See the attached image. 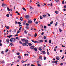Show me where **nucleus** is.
<instances>
[{"label": "nucleus", "mask_w": 66, "mask_h": 66, "mask_svg": "<svg viewBox=\"0 0 66 66\" xmlns=\"http://www.w3.org/2000/svg\"><path fill=\"white\" fill-rule=\"evenodd\" d=\"M26 43H25L23 42L22 43V45L23 46H26Z\"/></svg>", "instance_id": "obj_3"}, {"label": "nucleus", "mask_w": 66, "mask_h": 66, "mask_svg": "<svg viewBox=\"0 0 66 66\" xmlns=\"http://www.w3.org/2000/svg\"><path fill=\"white\" fill-rule=\"evenodd\" d=\"M57 24V22H56V23L55 25V26H56Z\"/></svg>", "instance_id": "obj_29"}, {"label": "nucleus", "mask_w": 66, "mask_h": 66, "mask_svg": "<svg viewBox=\"0 0 66 66\" xmlns=\"http://www.w3.org/2000/svg\"><path fill=\"white\" fill-rule=\"evenodd\" d=\"M65 47V45H62V47Z\"/></svg>", "instance_id": "obj_52"}, {"label": "nucleus", "mask_w": 66, "mask_h": 66, "mask_svg": "<svg viewBox=\"0 0 66 66\" xmlns=\"http://www.w3.org/2000/svg\"><path fill=\"white\" fill-rule=\"evenodd\" d=\"M39 50H40V51H42V48H41V47H39Z\"/></svg>", "instance_id": "obj_16"}, {"label": "nucleus", "mask_w": 66, "mask_h": 66, "mask_svg": "<svg viewBox=\"0 0 66 66\" xmlns=\"http://www.w3.org/2000/svg\"><path fill=\"white\" fill-rule=\"evenodd\" d=\"M10 41H11V42H14V40H13V39H10Z\"/></svg>", "instance_id": "obj_14"}, {"label": "nucleus", "mask_w": 66, "mask_h": 66, "mask_svg": "<svg viewBox=\"0 0 66 66\" xmlns=\"http://www.w3.org/2000/svg\"><path fill=\"white\" fill-rule=\"evenodd\" d=\"M44 39H47V38L46 37L44 36Z\"/></svg>", "instance_id": "obj_18"}, {"label": "nucleus", "mask_w": 66, "mask_h": 66, "mask_svg": "<svg viewBox=\"0 0 66 66\" xmlns=\"http://www.w3.org/2000/svg\"><path fill=\"white\" fill-rule=\"evenodd\" d=\"M38 43V42L37 41H34V43Z\"/></svg>", "instance_id": "obj_38"}, {"label": "nucleus", "mask_w": 66, "mask_h": 66, "mask_svg": "<svg viewBox=\"0 0 66 66\" xmlns=\"http://www.w3.org/2000/svg\"><path fill=\"white\" fill-rule=\"evenodd\" d=\"M26 26H29V24H28V23H26Z\"/></svg>", "instance_id": "obj_42"}, {"label": "nucleus", "mask_w": 66, "mask_h": 66, "mask_svg": "<svg viewBox=\"0 0 66 66\" xmlns=\"http://www.w3.org/2000/svg\"><path fill=\"white\" fill-rule=\"evenodd\" d=\"M38 21H36L35 22V23L36 24H38Z\"/></svg>", "instance_id": "obj_49"}, {"label": "nucleus", "mask_w": 66, "mask_h": 66, "mask_svg": "<svg viewBox=\"0 0 66 66\" xmlns=\"http://www.w3.org/2000/svg\"><path fill=\"white\" fill-rule=\"evenodd\" d=\"M18 24H19V25H20L21 24V23L20 22H18Z\"/></svg>", "instance_id": "obj_40"}, {"label": "nucleus", "mask_w": 66, "mask_h": 66, "mask_svg": "<svg viewBox=\"0 0 66 66\" xmlns=\"http://www.w3.org/2000/svg\"><path fill=\"white\" fill-rule=\"evenodd\" d=\"M53 21H52L50 23V24H52L53 23Z\"/></svg>", "instance_id": "obj_45"}, {"label": "nucleus", "mask_w": 66, "mask_h": 66, "mask_svg": "<svg viewBox=\"0 0 66 66\" xmlns=\"http://www.w3.org/2000/svg\"><path fill=\"white\" fill-rule=\"evenodd\" d=\"M34 50H35V51H37V48H34Z\"/></svg>", "instance_id": "obj_21"}, {"label": "nucleus", "mask_w": 66, "mask_h": 66, "mask_svg": "<svg viewBox=\"0 0 66 66\" xmlns=\"http://www.w3.org/2000/svg\"><path fill=\"white\" fill-rule=\"evenodd\" d=\"M55 13L56 14H58V12L57 11H55Z\"/></svg>", "instance_id": "obj_24"}, {"label": "nucleus", "mask_w": 66, "mask_h": 66, "mask_svg": "<svg viewBox=\"0 0 66 66\" xmlns=\"http://www.w3.org/2000/svg\"><path fill=\"white\" fill-rule=\"evenodd\" d=\"M37 6H38V7H39L40 6V4H38Z\"/></svg>", "instance_id": "obj_26"}, {"label": "nucleus", "mask_w": 66, "mask_h": 66, "mask_svg": "<svg viewBox=\"0 0 66 66\" xmlns=\"http://www.w3.org/2000/svg\"><path fill=\"white\" fill-rule=\"evenodd\" d=\"M37 64H39V61H38L37 62Z\"/></svg>", "instance_id": "obj_47"}, {"label": "nucleus", "mask_w": 66, "mask_h": 66, "mask_svg": "<svg viewBox=\"0 0 66 66\" xmlns=\"http://www.w3.org/2000/svg\"><path fill=\"white\" fill-rule=\"evenodd\" d=\"M59 32H62V29H61L59 28Z\"/></svg>", "instance_id": "obj_20"}, {"label": "nucleus", "mask_w": 66, "mask_h": 66, "mask_svg": "<svg viewBox=\"0 0 66 66\" xmlns=\"http://www.w3.org/2000/svg\"><path fill=\"white\" fill-rule=\"evenodd\" d=\"M38 66H42V65H40V64H38Z\"/></svg>", "instance_id": "obj_62"}, {"label": "nucleus", "mask_w": 66, "mask_h": 66, "mask_svg": "<svg viewBox=\"0 0 66 66\" xmlns=\"http://www.w3.org/2000/svg\"><path fill=\"white\" fill-rule=\"evenodd\" d=\"M15 24H18V22L16 21H15Z\"/></svg>", "instance_id": "obj_36"}, {"label": "nucleus", "mask_w": 66, "mask_h": 66, "mask_svg": "<svg viewBox=\"0 0 66 66\" xmlns=\"http://www.w3.org/2000/svg\"><path fill=\"white\" fill-rule=\"evenodd\" d=\"M26 19H29V17H26Z\"/></svg>", "instance_id": "obj_51"}, {"label": "nucleus", "mask_w": 66, "mask_h": 66, "mask_svg": "<svg viewBox=\"0 0 66 66\" xmlns=\"http://www.w3.org/2000/svg\"><path fill=\"white\" fill-rule=\"evenodd\" d=\"M17 54L18 55H19L20 54V53H17Z\"/></svg>", "instance_id": "obj_48"}, {"label": "nucleus", "mask_w": 66, "mask_h": 66, "mask_svg": "<svg viewBox=\"0 0 66 66\" xmlns=\"http://www.w3.org/2000/svg\"><path fill=\"white\" fill-rule=\"evenodd\" d=\"M47 54L48 55H50V54H49V52L48 51L47 52Z\"/></svg>", "instance_id": "obj_22"}, {"label": "nucleus", "mask_w": 66, "mask_h": 66, "mask_svg": "<svg viewBox=\"0 0 66 66\" xmlns=\"http://www.w3.org/2000/svg\"><path fill=\"white\" fill-rule=\"evenodd\" d=\"M16 39V38H11V39Z\"/></svg>", "instance_id": "obj_39"}, {"label": "nucleus", "mask_w": 66, "mask_h": 66, "mask_svg": "<svg viewBox=\"0 0 66 66\" xmlns=\"http://www.w3.org/2000/svg\"><path fill=\"white\" fill-rule=\"evenodd\" d=\"M64 9H65V8H66V5H65L64 6Z\"/></svg>", "instance_id": "obj_64"}, {"label": "nucleus", "mask_w": 66, "mask_h": 66, "mask_svg": "<svg viewBox=\"0 0 66 66\" xmlns=\"http://www.w3.org/2000/svg\"><path fill=\"white\" fill-rule=\"evenodd\" d=\"M36 36H37V34L36 33H35V35H34V36L35 37H36Z\"/></svg>", "instance_id": "obj_25"}, {"label": "nucleus", "mask_w": 66, "mask_h": 66, "mask_svg": "<svg viewBox=\"0 0 66 66\" xmlns=\"http://www.w3.org/2000/svg\"><path fill=\"white\" fill-rule=\"evenodd\" d=\"M64 2H64V1H62V3L63 4H64Z\"/></svg>", "instance_id": "obj_37"}, {"label": "nucleus", "mask_w": 66, "mask_h": 66, "mask_svg": "<svg viewBox=\"0 0 66 66\" xmlns=\"http://www.w3.org/2000/svg\"><path fill=\"white\" fill-rule=\"evenodd\" d=\"M12 36H13V35H9L7 36V37H9V38H10L11 37H12Z\"/></svg>", "instance_id": "obj_9"}, {"label": "nucleus", "mask_w": 66, "mask_h": 66, "mask_svg": "<svg viewBox=\"0 0 66 66\" xmlns=\"http://www.w3.org/2000/svg\"><path fill=\"white\" fill-rule=\"evenodd\" d=\"M26 29H29V27L26 26Z\"/></svg>", "instance_id": "obj_41"}, {"label": "nucleus", "mask_w": 66, "mask_h": 66, "mask_svg": "<svg viewBox=\"0 0 66 66\" xmlns=\"http://www.w3.org/2000/svg\"><path fill=\"white\" fill-rule=\"evenodd\" d=\"M52 63L53 64H54V63H55V61H52Z\"/></svg>", "instance_id": "obj_46"}, {"label": "nucleus", "mask_w": 66, "mask_h": 66, "mask_svg": "<svg viewBox=\"0 0 66 66\" xmlns=\"http://www.w3.org/2000/svg\"><path fill=\"white\" fill-rule=\"evenodd\" d=\"M10 44L11 46H13V44L12 43H10Z\"/></svg>", "instance_id": "obj_34"}, {"label": "nucleus", "mask_w": 66, "mask_h": 66, "mask_svg": "<svg viewBox=\"0 0 66 66\" xmlns=\"http://www.w3.org/2000/svg\"><path fill=\"white\" fill-rule=\"evenodd\" d=\"M49 42L50 43H51V40H50L49 41Z\"/></svg>", "instance_id": "obj_60"}, {"label": "nucleus", "mask_w": 66, "mask_h": 66, "mask_svg": "<svg viewBox=\"0 0 66 66\" xmlns=\"http://www.w3.org/2000/svg\"><path fill=\"white\" fill-rule=\"evenodd\" d=\"M63 64L62 63L60 64V65H61V66H63Z\"/></svg>", "instance_id": "obj_58"}, {"label": "nucleus", "mask_w": 66, "mask_h": 66, "mask_svg": "<svg viewBox=\"0 0 66 66\" xmlns=\"http://www.w3.org/2000/svg\"><path fill=\"white\" fill-rule=\"evenodd\" d=\"M21 41H22V42H24L26 41V39H21Z\"/></svg>", "instance_id": "obj_5"}, {"label": "nucleus", "mask_w": 66, "mask_h": 66, "mask_svg": "<svg viewBox=\"0 0 66 66\" xmlns=\"http://www.w3.org/2000/svg\"><path fill=\"white\" fill-rule=\"evenodd\" d=\"M28 45L29 46H32V44H31V43H28Z\"/></svg>", "instance_id": "obj_10"}, {"label": "nucleus", "mask_w": 66, "mask_h": 66, "mask_svg": "<svg viewBox=\"0 0 66 66\" xmlns=\"http://www.w3.org/2000/svg\"><path fill=\"white\" fill-rule=\"evenodd\" d=\"M7 66H9V65H10V64L8 63L7 64Z\"/></svg>", "instance_id": "obj_61"}, {"label": "nucleus", "mask_w": 66, "mask_h": 66, "mask_svg": "<svg viewBox=\"0 0 66 66\" xmlns=\"http://www.w3.org/2000/svg\"><path fill=\"white\" fill-rule=\"evenodd\" d=\"M42 53H43V54H46V52H45V51H42Z\"/></svg>", "instance_id": "obj_19"}, {"label": "nucleus", "mask_w": 66, "mask_h": 66, "mask_svg": "<svg viewBox=\"0 0 66 66\" xmlns=\"http://www.w3.org/2000/svg\"><path fill=\"white\" fill-rule=\"evenodd\" d=\"M30 49H34V46H32L30 47Z\"/></svg>", "instance_id": "obj_11"}, {"label": "nucleus", "mask_w": 66, "mask_h": 66, "mask_svg": "<svg viewBox=\"0 0 66 66\" xmlns=\"http://www.w3.org/2000/svg\"><path fill=\"white\" fill-rule=\"evenodd\" d=\"M20 31H19V30H18L17 32V33H20Z\"/></svg>", "instance_id": "obj_35"}, {"label": "nucleus", "mask_w": 66, "mask_h": 66, "mask_svg": "<svg viewBox=\"0 0 66 66\" xmlns=\"http://www.w3.org/2000/svg\"><path fill=\"white\" fill-rule=\"evenodd\" d=\"M24 32V33H25V34H27V31L25 30Z\"/></svg>", "instance_id": "obj_32"}, {"label": "nucleus", "mask_w": 66, "mask_h": 66, "mask_svg": "<svg viewBox=\"0 0 66 66\" xmlns=\"http://www.w3.org/2000/svg\"><path fill=\"white\" fill-rule=\"evenodd\" d=\"M1 53L2 54H4V52H3V51H2L1 52Z\"/></svg>", "instance_id": "obj_28"}, {"label": "nucleus", "mask_w": 66, "mask_h": 66, "mask_svg": "<svg viewBox=\"0 0 66 66\" xmlns=\"http://www.w3.org/2000/svg\"><path fill=\"white\" fill-rule=\"evenodd\" d=\"M9 28L10 27L9 26H7V27H6V28L7 29H9Z\"/></svg>", "instance_id": "obj_50"}, {"label": "nucleus", "mask_w": 66, "mask_h": 66, "mask_svg": "<svg viewBox=\"0 0 66 66\" xmlns=\"http://www.w3.org/2000/svg\"><path fill=\"white\" fill-rule=\"evenodd\" d=\"M9 51V49H6L5 51V52H7V51Z\"/></svg>", "instance_id": "obj_12"}, {"label": "nucleus", "mask_w": 66, "mask_h": 66, "mask_svg": "<svg viewBox=\"0 0 66 66\" xmlns=\"http://www.w3.org/2000/svg\"><path fill=\"white\" fill-rule=\"evenodd\" d=\"M24 55L25 56H26V55H27V56H28V55H29L28 54H25Z\"/></svg>", "instance_id": "obj_43"}, {"label": "nucleus", "mask_w": 66, "mask_h": 66, "mask_svg": "<svg viewBox=\"0 0 66 66\" xmlns=\"http://www.w3.org/2000/svg\"><path fill=\"white\" fill-rule=\"evenodd\" d=\"M28 35L29 36H31V34H30V33H28Z\"/></svg>", "instance_id": "obj_17"}, {"label": "nucleus", "mask_w": 66, "mask_h": 66, "mask_svg": "<svg viewBox=\"0 0 66 66\" xmlns=\"http://www.w3.org/2000/svg\"><path fill=\"white\" fill-rule=\"evenodd\" d=\"M22 9L23 10H24L25 11H26V9H25V8L23 7Z\"/></svg>", "instance_id": "obj_31"}, {"label": "nucleus", "mask_w": 66, "mask_h": 66, "mask_svg": "<svg viewBox=\"0 0 66 66\" xmlns=\"http://www.w3.org/2000/svg\"><path fill=\"white\" fill-rule=\"evenodd\" d=\"M39 59L40 60H42V57L41 56H40L39 57Z\"/></svg>", "instance_id": "obj_23"}, {"label": "nucleus", "mask_w": 66, "mask_h": 66, "mask_svg": "<svg viewBox=\"0 0 66 66\" xmlns=\"http://www.w3.org/2000/svg\"><path fill=\"white\" fill-rule=\"evenodd\" d=\"M32 22V21L31 20H29L28 21V23H30V24Z\"/></svg>", "instance_id": "obj_2"}, {"label": "nucleus", "mask_w": 66, "mask_h": 66, "mask_svg": "<svg viewBox=\"0 0 66 66\" xmlns=\"http://www.w3.org/2000/svg\"><path fill=\"white\" fill-rule=\"evenodd\" d=\"M25 17H29V15H26Z\"/></svg>", "instance_id": "obj_57"}, {"label": "nucleus", "mask_w": 66, "mask_h": 66, "mask_svg": "<svg viewBox=\"0 0 66 66\" xmlns=\"http://www.w3.org/2000/svg\"><path fill=\"white\" fill-rule=\"evenodd\" d=\"M43 42V40H40L39 42H38V43H42Z\"/></svg>", "instance_id": "obj_8"}, {"label": "nucleus", "mask_w": 66, "mask_h": 66, "mask_svg": "<svg viewBox=\"0 0 66 66\" xmlns=\"http://www.w3.org/2000/svg\"><path fill=\"white\" fill-rule=\"evenodd\" d=\"M44 32H43L42 33H41V35H43V34H44Z\"/></svg>", "instance_id": "obj_63"}, {"label": "nucleus", "mask_w": 66, "mask_h": 66, "mask_svg": "<svg viewBox=\"0 0 66 66\" xmlns=\"http://www.w3.org/2000/svg\"><path fill=\"white\" fill-rule=\"evenodd\" d=\"M43 17H46V15H43Z\"/></svg>", "instance_id": "obj_59"}, {"label": "nucleus", "mask_w": 66, "mask_h": 66, "mask_svg": "<svg viewBox=\"0 0 66 66\" xmlns=\"http://www.w3.org/2000/svg\"><path fill=\"white\" fill-rule=\"evenodd\" d=\"M2 6H3V7H4V6H7V5H6V4H2Z\"/></svg>", "instance_id": "obj_4"}, {"label": "nucleus", "mask_w": 66, "mask_h": 66, "mask_svg": "<svg viewBox=\"0 0 66 66\" xmlns=\"http://www.w3.org/2000/svg\"><path fill=\"white\" fill-rule=\"evenodd\" d=\"M7 10L8 11H10V9L9 7H7Z\"/></svg>", "instance_id": "obj_30"}, {"label": "nucleus", "mask_w": 66, "mask_h": 66, "mask_svg": "<svg viewBox=\"0 0 66 66\" xmlns=\"http://www.w3.org/2000/svg\"><path fill=\"white\" fill-rule=\"evenodd\" d=\"M56 59L57 60H60V58L58 56H56Z\"/></svg>", "instance_id": "obj_6"}, {"label": "nucleus", "mask_w": 66, "mask_h": 66, "mask_svg": "<svg viewBox=\"0 0 66 66\" xmlns=\"http://www.w3.org/2000/svg\"><path fill=\"white\" fill-rule=\"evenodd\" d=\"M47 27H46V26H44V29H46V28Z\"/></svg>", "instance_id": "obj_44"}, {"label": "nucleus", "mask_w": 66, "mask_h": 66, "mask_svg": "<svg viewBox=\"0 0 66 66\" xmlns=\"http://www.w3.org/2000/svg\"><path fill=\"white\" fill-rule=\"evenodd\" d=\"M21 62H22V63H24V60H22V61Z\"/></svg>", "instance_id": "obj_56"}, {"label": "nucleus", "mask_w": 66, "mask_h": 66, "mask_svg": "<svg viewBox=\"0 0 66 66\" xmlns=\"http://www.w3.org/2000/svg\"><path fill=\"white\" fill-rule=\"evenodd\" d=\"M28 42H29V41L28 40H26L25 41V43L26 44H28Z\"/></svg>", "instance_id": "obj_1"}, {"label": "nucleus", "mask_w": 66, "mask_h": 66, "mask_svg": "<svg viewBox=\"0 0 66 66\" xmlns=\"http://www.w3.org/2000/svg\"><path fill=\"white\" fill-rule=\"evenodd\" d=\"M36 18H34V22H35V20H36Z\"/></svg>", "instance_id": "obj_55"}, {"label": "nucleus", "mask_w": 66, "mask_h": 66, "mask_svg": "<svg viewBox=\"0 0 66 66\" xmlns=\"http://www.w3.org/2000/svg\"><path fill=\"white\" fill-rule=\"evenodd\" d=\"M19 43L21 44H22V43L21 41H19Z\"/></svg>", "instance_id": "obj_54"}, {"label": "nucleus", "mask_w": 66, "mask_h": 66, "mask_svg": "<svg viewBox=\"0 0 66 66\" xmlns=\"http://www.w3.org/2000/svg\"><path fill=\"white\" fill-rule=\"evenodd\" d=\"M20 20H21V21H22V20H23V18H22V17H21L20 18Z\"/></svg>", "instance_id": "obj_13"}, {"label": "nucleus", "mask_w": 66, "mask_h": 66, "mask_svg": "<svg viewBox=\"0 0 66 66\" xmlns=\"http://www.w3.org/2000/svg\"><path fill=\"white\" fill-rule=\"evenodd\" d=\"M44 60H46V57L45 56H44Z\"/></svg>", "instance_id": "obj_27"}, {"label": "nucleus", "mask_w": 66, "mask_h": 66, "mask_svg": "<svg viewBox=\"0 0 66 66\" xmlns=\"http://www.w3.org/2000/svg\"><path fill=\"white\" fill-rule=\"evenodd\" d=\"M18 58L19 59H21V56H18Z\"/></svg>", "instance_id": "obj_15"}, {"label": "nucleus", "mask_w": 66, "mask_h": 66, "mask_svg": "<svg viewBox=\"0 0 66 66\" xmlns=\"http://www.w3.org/2000/svg\"><path fill=\"white\" fill-rule=\"evenodd\" d=\"M2 64H3L4 63V61H2Z\"/></svg>", "instance_id": "obj_33"}, {"label": "nucleus", "mask_w": 66, "mask_h": 66, "mask_svg": "<svg viewBox=\"0 0 66 66\" xmlns=\"http://www.w3.org/2000/svg\"><path fill=\"white\" fill-rule=\"evenodd\" d=\"M9 41H10V40L9 39H7L6 40V42L8 44H9Z\"/></svg>", "instance_id": "obj_7"}, {"label": "nucleus", "mask_w": 66, "mask_h": 66, "mask_svg": "<svg viewBox=\"0 0 66 66\" xmlns=\"http://www.w3.org/2000/svg\"><path fill=\"white\" fill-rule=\"evenodd\" d=\"M10 15L9 14H7L6 15V16H7V17H9V15Z\"/></svg>", "instance_id": "obj_53"}]
</instances>
